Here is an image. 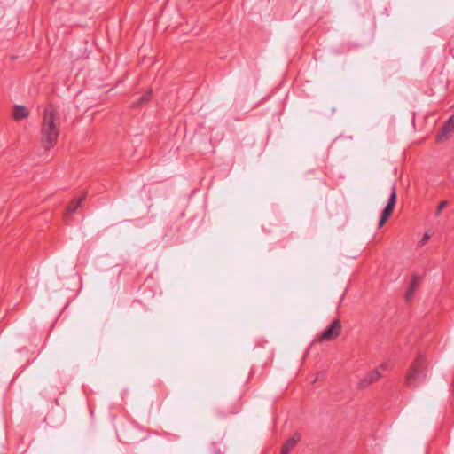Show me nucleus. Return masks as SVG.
Masks as SVG:
<instances>
[{"label": "nucleus", "mask_w": 454, "mask_h": 454, "mask_svg": "<svg viewBox=\"0 0 454 454\" xmlns=\"http://www.w3.org/2000/svg\"><path fill=\"white\" fill-rule=\"evenodd\" d=\"M61 126V115L53 105H47L43 109L40 128L41 145L45 151L53 148L58 141Z\"/></svg>", "instance_id": "nucleus-1"}, {"label": "nucleus", "mask_w": 454, "mask_h": 454, "mask_svg": "<svg viewBox=\"0 0 454 454\" xmlns=\"http://www.w3.org/2000/svg\"><path fill=\"white\" fill-rule=\"evenodd\" d=\"M427 374V358L424 355L419 354L409 366L403 383L408 387L415 388L426 380Z\"/></svg>", "instance_id": "nucleus-2"}, {"label": "nucleus", "mask_w": 454, "mask_h": 454, "mask_svg": "<svg viewBox=\"0 0 454 454\" xmlns=\"http://www.w3.org/2000/svg\"><path fill=\"white\" fill-rule=\"evenodd\" d=\"M396 198H397L396 188H395V185L393 184L391 187V192H390L388 202H387V206L385 207V208L383 209L381 215H380V222L378 224L379 228L382 227L385 224V223L388 220V218L391 216L393 210L396 204Z\"/></svg>", "instance_id": "nucleus-3"}, {"label": "nucleus", "mask_w": 454, "mask_h": 454, "mask_svg": "<svg viewBox=\"0 0 454 454\" xmlns=\"http://www.w3.org/2000/svg\"><path fill=\"white\" fill-rule=\"evenodd\" d=\"M387 369L388 364L387 363L381 364L379 367L368 372L364 377V379L359 383V387L364 388L367 387L372 383L376 382L382 377L383 372H386Z\"/></svg>", "instance_id": "nucleus-4"}, {"label": "nucleus", "mask_w": 454, "mask_h": 454, "mask_svg": "<svg viewBox=\"0 0 454 454\" xmlns=\"http://www.w3.org/2000/svg\"><path fill=\"white\" fill-rule=\"evenodd\" d=\"M341 323L340 319H334L332 324L322 333L319 337L320 341H330L336 339L341 332Z\"/></svg>", "instance_id": "nucleus-5"}, {"label": "nucleus", "mask_w": 454, "mask_h": 454, "mask_svg": "<svg viewBox=\"0 0 454 454\" xmlns=\"http://www.w3.org/2000/svg\"><path fill=\"white\" fill-rule=\"evenodd\" d=\"M422 278L418 275H412L409 287L405 293L404 299L406 301L412 300L416 290L419 287Z\"/></svg>", "instance_id": "nucleus-6"}, {"label": "nucleus", "mask_w": 454, "mask_h": 454, "mask_svg": "<svg viewBox=\"0 0 454 454\" xmlns=\"http://www.w3.org/2000/svg\"><path fill=\"white\" fill-rule=\"evenodd\" d=\"M454 130V115L443 124L441 133L437 136L436 140L441 142L448 138V136Z\"/></svg>", "instance_id": "nucleus-7"}, {"label": "nucleus", "mask_w": 454, "mask_h": 454, "mask_svg": "<svg viewBox=\"0 0 454 454\" xmlns=\"http://www.w3.org/2000/svg\"><path fill=\"white\" fill-rule=\"evenodd\" d=\"M12 116L15 121H20L29 116V111L24 106L15 105Z\"/></svg>", "instance_id": "nucleus-8"}, {"label": "nucleus", "mask_w": 454, "mask_h": 454, "mask_svg": "<svg viewBox=\"0 0 454 454\" xmlns=\"http://www.w3.org/2000/svg\"><path fill=\"white\" fill-rule=\"evenodd\" d=\"M300 439L301 436L299 434H294L292 437L287 439L282 446L280 454H288L300 441Z\"/></svg>", "instance_id": "nucleus-9"}, {"label": "nucleus", "mask_w": 454, "mask_h": 454, "mask_svg": "<svg viewBox=\"0 0 454 454\" xmlns=\"http://www.w3.org/2000/svg\"><path fill=\"white\" fill-rule=\"evenodd\" d=\"M84 199V196H82L80 198H77V199H74L67 206V215L66 217H67L68 215L74 213V211H76V209L81 206L82 200Z\"/></svg>", "instance_id": "nucleus-10"}, {"label": "nucleus", "mask_w": 454, "mask_h": 454, "mask_svg": "<svg viewBox=\"0 0 454 454\" xmlns=\"http://www.w3.org/2000/svg\"><path fill=\"white\" fill-rule=\"evenodd\" d=\"M152 91L141 96L137 101L132 103V107H139L150 100Z\"/></svg>", "instance_id": "nucleus-11"}, {"label": "nucleus", "mask_w": 454, "mask_h": 454, "mask_svg": "<svg viewBox=\"0 0 454 454\" xmlns=\"http://www.w3.org/2000/svg\"><path fill=\"white\" fill-rule=\"evenodd\" d=\"M447 205H448L447 200L441 201L436 208L435 215L439 216L441 215L442 211L446 207Z\"/></svg>", "instance_id": "nucleus-12"}, {"label": "nucleus", "mask_w": 454, "mask_h": 454, "mask_svg": "<svg viewBox=\"0 0 454 454\" xmlns=\"http://www.w3.org/2000/svg\"><path fill=\"white\" fill-rule=\"evenodd\" d=\"M430 237L431 236L428 232L424 233L422 239L418 242V247L425 246L427 243V241L429 240Z\"/></svg>", "instance_id": "nucleus-13"}]
</instances>
